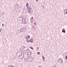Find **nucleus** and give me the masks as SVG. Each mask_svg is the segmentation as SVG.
Segmentation results:
<instances>
[{"label": "nucleus", "instance_id": "nucleus-15", "mask_svg": "<svg viewBox=\"0 0 67 67\" xmlns=\"http://www.w3.org/2000/svg\"><path fill=\"white\" fill-rule=\"evenodd\" d=\"M32 19V18H31V19Z\"/></svg>", "mask_w": 67, "mask_h": 67}, {"label": "nucleus", "instance_id": "nucleus-4", "mask_svg": "<svg viewBox=\"0 0 67 67\" xmlns=\"http://www.w3.org/2000/svg\"><path fill=\"white\" fill-rule=\"evenodd\" d=\"M62 32H64V33H65V32H66V31H65V29H63L62 30Z\"/></svg>", "mask_w": 67, "mask_h": 67}, {"label": "nucleus", "instance_id": "nucleus-16", "mask_svg": "<svg viewBox=\"0 0 67 67\" xmlns=\"http://www.w3.org/2000/svg\"><path fill=\"white\" fill-rule=\"evenodd\" d=\"M1 31L0 30V31Z\"/></svg>", "mask_w": 67, "mask_h": 67}, {"label": "nucleus", "instance_id": "nucleus-7", "mask_svg": "<svg viewBox=\"0 0 67 67\" xmlns=\"http://www.w3.org/2000/svg\"><path fill=\"white\" fill-rule=\"evenodd\" d=\"M28 38H27V40H28V39H29V38H30V36H28Z\"/></svg>", "mask_w": 67, "mask_h": 67}, {"label": "nucleus", "instance_id": "nucleus-2", "mask_svg": "<svg viewBox=\"0 0 67 67\" xmlns=\"http://www.w3.org/2000/svg\"><path fill=\"white\" fill-rule=\"evenodd\" d=\"M27 42H31V43H32L33 42V41L32 40H27Z\"/></svg>", "mask_w": 67, "mask_h": 67}, {"label": "nucleus", "instance_id": "nucleus-3", "mask_svg": "<svg viewBox=\"0 0 67 67\" xmlns=\"http://www.w3.org/2000/svg\"><path fill=\"white\" fill-rule=\"evenodd\" d=\"M64 14H67V9H65L64 11Z\"/></svg>", "mask_w": 67, "mask_h": 67}, {"label": "nucleus", "instance_id": "nucleus-10", "mask_svg": "<svg viewBox=\"0 0 67 67\" xmlns=\"http://www.w3.org/2000/svg\"><path fill=\"white\" fill-rule=\"evenodd\" d=\"M65 59H67V56L65 57Z\"/></svg>", "mask_w": 67, "mask_h": 67}, {"label": "nucleus", "instance_id": "nucleus-11", "mask_svg": "<svg viewBox=\"0 0 67 67\" xmlns=\"http://www.w3.org/2000/svg\"><path fill=\"white\" fill-rule=\"evenodd\" d=\"M44 58H44V57H42V59H44Z\"/></svg>", "mask_w": 67, "mask_h": 67}, {"label": "nucleus", "instance_id": "nucleus-12", "mask_svg": "<svg viewBox=\"0 0 67 67\" xmlns=\"http://www.w3.org/2000/svg\"><path fill=\"white\" fill-rule=\"evenodd\" d=\"M37 53L38 54H40V53L39 52H37Z\"/></svg>", "mask_w": 67, "mask_h": 67}, {"label": "nucleus", "instance_id": "nucleus-14", "mask_svg": "<svg viewBox=\"0 0 67 67\" xmlns=\"http://www.w3.org/2000/svg\"><path fill=\"white\" fill-rule=\"evenodd\" d=\"M26 39H27V37H26Z\"/></svg>", "mask_w": 67, "mask_h": 67}, {"label": "nucleus", "instance_id": "nucleus-6", "mask_svg": "<svg viewBox=\"0 0 67 67\" xmlns=\"http://www.w3.org/2000/svg\"><path fill=\"white\" fill-rule=\"evenodd\" d=\"M30 47L31 49H33V48L32 47Z\"/></svg>", "mask_w": 67, "mask_h": 67}, {"label": "nucleus", "instance_id": "nucleus-1", "mask_svg": "<svg viewBox=\"0 0 67 67\" xmlns=\"http://www.w3.org/2000/svg\"><path fill=\"white\" fill-rule=\"evenodd\" d=\"M59 63L60 64H62L63 63V60L61 58H59Z\"/></svg>", "mask_w": 67, "mask_h": 67}, {"label": "nucleus", "instance_id": "nucleus-8", "mask_svg": "<svg viewBox=\"0 0 67 67\" xmlns=\"http://www.w3.org/2000/svg\"><path fill=\"white\" fill-rule=\"evenodd\" d=\"M28 5H29V4L28 3H27L26 4V6L27 7V6H28Z\"/></svg>", "mask_w": 67, "mask_h": 67}, {"label": "nucleus", "instance_id": "nucleus-9", "mask_svg": "<svg viewBox=\"0 0 67 67\" xmlns=\"http://www.w3.org/2000/svg\"><path fill=\"white\" fill-rule=\"evenodd\" d=\"M8 67H13L12 65H10Z\"/></svg>", "mask_w": 67, "mask_h": 67}, {"label": "nucleus", "instance_id": "nucleus-13", "mask_svg": "<svg viewBox=\"0 0 67 67\" xmlns=\"http://www.w3.org/2000/svg\"><path fill=\"white\" fill-rule=\"evenodd\" d=\"M38 1L37 0H36V1L37 2Z\"/></svg>", "mask_w": 67, "mask_h": 67}, {"label": "nucleus", "instance_id": "nucleus-5", "mask_svg": "<svg viewBox=\"0 0 67 67\" xmlns=\"http://www.w3.org/2000/svg\"><path fill=\"white\" fill-rule=\"evenodd\" d=\"M27 9H29V10H31V8L30 7H29L27 8Z\"/></svg>", "mask_w": 67, "mask_h": 67}]
</instances>
